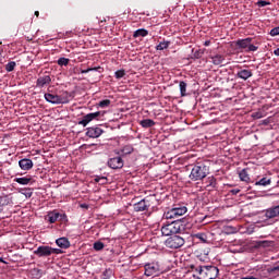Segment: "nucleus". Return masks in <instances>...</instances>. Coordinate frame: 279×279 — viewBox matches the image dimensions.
<instances>
[{
  "label": "nucleus",
  "instance_id": "nucleus-1",
  "mask_svg": "<svg viewBox=\"0 0 279 279\" xmlns=\"http://www.w3.org/2000/svg\"><path fill=\"white\" fill-rule=\"evenodd\" d=\"M193 278L197 279H215L219 276V268L217 266H191L190 270Z\"/></svg>",
  "mask_w": 279,
  "mask_h": 279
},
{
  "label": "nucleus",
  "instance_id": "nucleus-2",
  "mask_svg": "<svg viewBox=\"0 0 279 279\" xmlns=\"http://www.w3.org/2000/svg\"><path fill=\"white\" fill-rule=\"evenodd\" d=\"M184 232V223L180 220L172 221L161 227L162 236H171V234H182Z\"/></svg>",
  "mask_w": 279,
  "mask_h": 279
},
{
  "label": "nucleus",
  "instance_id": "nucleus-3",
  "mask_svg": "<svg viewBox=\"0 0 279 279\" xmlns=\"http://www.w3.org/2000/svg\"><path fill=\"white\" fill-rule=\"evenodd\" d=\"M206 175H208V168L204 163L198 162L192 168L190 173V180H192L193 182H197L199 180H204Z\"/></svg>",
  "mask_w": 279,
  "mask_h": 279
},
{
  "label": "nucleus",
  "instance_id": "nucleus-4",
  "mask_svg": "<svg viewBox=\"0 0 279 279\" xmlns=\"http://www.w3.org/2000/svg\"><path fill=\"white\" fill-rule=\"evenodd\" d=\"M254 39L252 37H247L244 39H238L235 41V47L236 49H244V51L248 52L250 51H258V47L252 44Z\"/></svg>",
  "mask_w": 279,
  "mask_h": 279
},
{
  "label": "nucleus",
  "instance_id": "nucleus-5",
  "mask_svg": "<svg viewBox=\"0 0 279 279\" xmlns=\"http://www.w3.org/2000/svg\"><path fill=\"white\" fill-rule=\"evenodd\" d=\"M186 243L184 238L180 235H171L166 240V247H169L170 250H180Z\"/></svg>",
  "mask_w": 279,
  "mask_h": 279
},
{
  "label": "nucleus",
  "instance_id": "nucleus-6",
  "mask_svg": "<svg viewBox=\"0 0 279 279\" xmlns=\"http://www.w3.org/2000/svg\"><path fill=\"white\" fill-rule=\"evenodd\" d=\"M104 117V112L96 111L93 113H87L83 117V119L78 122V125H83V128H86L90 123V121H99Z\"/></svg>",
  "mask_w": 279,
  "mask_h": 279
},
{
  "label": "nucleus",
  "instance_id": "nucleus-7",
  "mask_svg": "<svg viewBox=\"0 0 279 279\" xmlns=\"http://www.w3.org/2000/svg\"><path fill=\"white\" fill-rule=\"evenodd\" d=\"M35 256H38V258H47L51 256V246L49 245H41L38 246L37 250L33 252Z\"/></svg>",
  "mask_w": 279,
  "mask_h": 279
},
{
  "label": "nucleus",
  "instance_id": "nucleus-8",
  "mask_svg": "<svg viewBox=\"0 0 279 279\" xmlns=\"http://www.w3.org/2000/svg\"><path fill=\"white\" fill-rule=\"evenodd\" d=\"M150 206L151 205H149V201L147 198H143L142 201L133 205V209L135 210V213H145V210H149Z\"/></svg>",
  "mask_w": 279,
  "mask_h": 279
},
{
  "label": "nucleus",
  "instance_id": "nucleus-9",
  "mask_svg": "<svg viewBox=\"0 0 279 279\" xmlns=\"http://www.w3.org/2000/svg\"><path fill=\"white\" fill-rule=\"evenodd\" d=\"M266 219H279V205H274L265 210Z\"/></svg>",
  "mask_w": 279,
  "mask_h": 279
},
{
  "label": "nucleus",
  "instance_id": "nucleus-10",
  "mask_svg": "<svg viewBox=\"0 0 279 279\" xmlns=\"http://www.w3.org/2000/svg\"><path fill=\"white\" fill-rule=\"evenodd\" d=\"M101 134H104V130L99 126L87 128L86 136L89 138H99Z\"/></svg>",
  "mask_w": 279,
  "mask_h": 279
},
{
  "label": "nucleus",
  "instance_id": "nucleus-11",
  "mask_svg": "<svg viewBox=\"0 0 279 279\" xmlns=\"http://www.w3.org/2000/svg\"><path fill=\"white\" fill-rule=\"evenodd\" d=\"M123 158L121 157H113L108 160V167L110 169H123Z\"/></svg>",
  "mask_w": 279,
  "mask_h": 279
},
{
  "label": "nucleus",
  "instance_id": "nucleus-12",
  "mask_svg": "<svg viewBox=\"0 0 279 279\" xmlns=\"http://www.w3.org/2000/svg\"><path fill=\"white\" fill-rule=\"evenodd\" d=\"M3 206H14V196L12 194L0 196V208Z\"/></svg>",
  "mask_w": 279,
  "mask_h": 279
},
{
  "label": "nucleus",
  "instance_id": "nucleus-13",
  "mask_svg": "<svg viewBox=\"0 0 279 279\" xmlns=\"http://www.w3.org/2000/svg\"><path fill=\"white\" fill-rule=\"evenodd\" d=\"M19 166L23 171H29V169L34 168V161H32V159L24 158L19 161Z\"/></svg>",
  "mask_w": 279,
  "mask_h": 279
},
{
  "label": "nucleus",
  "instance_id": "nucleus-14",
  "mask_svg": "<svg viewBox=\"0 0 279 279\" xmlns=\"http://www.w3.org/2000/svg\"><path fill=\"white\" fill-rule=\"evenodd\" d=\"M48 84H51V76L44 75L37 78L36 86L37 88H45Z\"/></svg>",
  "mask_w": 279,
  "mask_h": 279
},
{
  "label": "nucleus",
  "instance_id": "nucleus-15",
  "mask_svg": "<svg viewBox=\"0 0 279 279\" xmlns=\"http://www.w3.org/2000/svg\"><path fill=\"white\" fill-rule=\"evenodd\" d=\"M45 99L46 101H48V104H61L62 100L60 99V95H56V94H50V93H47L45 94Z\"/></svg>",
  "mask_w": 279,
  "mask_h": 279
},
{
  "label": "nucleus",
  "instance_id": "nucleus-16",
  "mask_svg": "<svg viewBox=\"0 0 279 279\" xmlns=\"http://www.w3.org/2000/svg\"><path fill=\"white\" fill-rule=\"evenodd\" d=\"M56 243L58 247H61V250H69L71 247V242L69 241L68 238H59L56 240Z\"/></svg>",
  "mask_w": 279,
  "mask_h": 279
},
{
  "label": "nucleus",
  "instance_id": "nucleus-17",
  "mask_svg": "<svg viewBox=\"0 0 279 279\" xmlns=\"http://www.w3.org/2000/svg\"><path fill=\"white\" fill-rule=\"evenodd\" d=\"M46 219L49 223H56V221L60 219V213H58V210L49 211Z\"/></svg>",
  "mask_w": 279,
  "mask_h": 279
},
{
  "label": "nucleus",
  "instance_id": "nucleus-18",
  "mask_svg": "<svg viewBox=\"0 0 279 279\" xmlns=\"http://www.w3.org/2000/svg\"><path fill=\"white\" fill-rule=\"evenodd\" d=\"M252 75H253L252 70H240L236 73V77H239L240 80H244V81L250 80V77H252Z\"/></svg>",
  "mask_w": 279,
  "mask_h": 279
},
{
  "label": "nucleus",
  "instance_id": "nucleus-19",
  "mask_svg": "<svg viewBox=\"0 0 279 279\" xmlns=\"http://www.w3.org/2000/svg\"><path fill=\"white\" fill-rule=\"evenodd\" d=\"M172 208L177 214V217H182L183 215H186V213H189V209L186 208V206L174 205Z\"/></svg>",
  "mask_w": 279,
  "mask_h": 279
},
{
  "label": "nucleus",
  "instance_id": "nucleus-20",
  "mask_svg": "<svg viewBox=\"0 0 279 279\" xmlns=\"http://www.w3.org/2000/svg\"><path fill=\"white\" fill-rule=\"evenodd\" d=\"M213 64L219 66V64H223L226 62V57L223 54H215L210 57Z\"/></svg>",
  "mask_w": 279,
  "mask_h": 279
},
{
  "label": "nucleus",
  "instance_id": "nucleus-21",
  "mask_svg": "<svg viewBox=\"0 0 279 279\" xmlns=\"http://www.w3.org/2000/svg\"><path fill=\"white\" fill-rule=\"evenodd\" d=\"M145 276L149 277V276H154V274H156L158 271V268H156V265L154 264H146L145 266Z\"/></svg>",
  "mask_w": 279,
  "mask_h": 279
},
{
  "label": "nucleus",
  "instance_id": "nucleus-22",
  "mask_svg": "<svg viewBox=\"0 0 279 279\" xmlns=\"http://www.w3.org/2000/svg\"><path fill=\"white\" fill-rule=\"evenodd\" d=\"M14 182H16L17 184H22V186H27V184H29V182H32V177L26 175V177H22V178H15Z\"/></svg>",
  "mask_w": 279,
  "mask_h": 279
},
{
  "label": "nucleus",
  "instance_id": "nucleus-23",
  "mask_svg": "<svg viewBox=\"0 0 279 279\" xmlns=\"http://www.w3.org/2000/svg\"><path fill=\"white\" fill-rule=\"evenodd\" d=\"M267 272L269 274V276H272L274 278H276V276H279V262L274 266L268 267Z\"/></svg>",
  "mask_w": 279,
  "mask_h": 279
},
{
  "label": "nucleus",
  "instance_id": "nucleus-24",
  "mask_svg": "<svg viewBox=\"0 0 279 279\" xmlns=\"http://www.w3.org/2000/svg\"><path fill=\"white\" fill-rule=\"evenodd\" d=\"M149 32L145 28H140L134 32L133 38H145V36H148Z\"/></svg>",
  "mask_w": 279,
  "mask_h": 279
},
{
  "label": "nucleus",
  "instance_id": "nucleus-25",
  "mask_svg": "<svg viewBox=\"0 0 279 279\" xmlns=\"http://www.w3.org/2000/svg\"><path fill=\"white\" fill-rule=\"evenodd\" d=\"M140 125H142V128L148 129L154 128V125H156V122L151 119H144L140 121Z\"/></svg>",
  "mask_w": 279,
  "mask_h": 279
},
{
  "label": "nucleus",
  "instance_id": "nucleus-26",
  "mask_svg": "<svg viewBox=\"0 0 279 279\" xmlns=\"http://www.w3.org/2000/svg\"><path fill=\"white\" fill-rule=\"evenodd\" d=\"M165 219H178L179 217L175 214V209L173 207L171 209H168L163 214Z\"/></svg>",
  "mask_w": 279,
  "mask_h": 279
},
{
  "label": "nucleus",
  "instance_id": "nucleus-27",
  "mask_svg": "<svg viewBox=\"0 0 279 279\" xmlns=\"http://www.w3.org/2000/svg\"><path fill=\"white\" fill-rule=\"evenodd\" d=\"M61 102L60 104H69L72 95L69 92H63L61 95H59Z\"/></svg>",
  "mask_w": 279,
  "mask_h": 279
},
{
  "label": "nucleus",
  "instance_id": "nucleus-28",
  "mask_svg": "<svg viewBox=\"0 0 279 279\" xmlns=\"http://www.w3.org/2000/svg\"><path fill=\"white\" fill-rule=\"evenodd\" d=\"M269 184H271V179H267L266 177L255 182V186H269Z\"/></svg>",
  "mask_w": 279,
  "mask_h": 279
},
{
  "label": "nucleus",
  "instance_id": "nucleus-29",
  "mask_svg": "<svg viewBox=\"0 0 279 279\" xmlns=\"http://www.w3.org/2000/svg\"><path fill=\"white\" fill-rule=\"evenodd\" d=\"M239 178L241 182H250V174L247 173V169H243L239 173Z\"/></svg>",
  "mask_w": 279,
  "mask_h": 279
},
{
  "label": "nucleus",
  "instance_id": "nucleus-30",
  "mask_svg": "<svg viewBox=\"0 0 279 279\" xmlns=\"http://www.w3.org/2000/svg\"><path fill=\"white\" fill-rule=\"evenodd\" d=\"M19 193L24 195L27 199H29V197H32V195H34V192L32 191V189H27V187L21 189L19 191Z\"/></svg>",
  "mask_w": 279,
  "mask_h": 279
},
{
  "label": "nucleus",
  "instance_id": "nucleus-31",
  "mask_svg": "<svg viewBox=\"0 0 279 279\" xmlns=\"http://www.w3.org/2000/svg\"><path fill=\"white\" fill-rule=\"evenodd\" d=\"M186 86H187V84L184 81H181L179 83V88H180L181 97H186Z\"/></svg>",
  "mask_w": 279,
  "mask_h": 279
},
{
  "label": "nucleus",
  "instance_id": "nucleus-32",
  "mask_svg": "<svg viewBox=\"0 0 279 279\" xmlns=\"http://www.w3.org/2000/svg\"><path fill=\"white\" fill-rule=\"evenodd\" d=\"M193 236L194 239H198L202 243H207L208 241V235H206V233H196Z\"/></svg>",
  "mask_w": 279,
  "mask_h": 279
},
{
  "label": "nucleus",
  "instance_id": "nucleus-33",
  "mask_svg": "<svg viewBox=\"0 0 279 279\" xmlns=\"http://www.w3.org/2000/svg\"><path fill=\"white\" fill-rule=\"evenodd\" d=\"M157 51H165V49H169V41H161L156 46Z\"/></svg>",
  "mask_w": 279,
  "mask_h": 279
},
{
  "label": "nucleus",
  "instance_id": "nucleus-34",
  "mask_svg": "<svg viewBox=\"0 0 279 279\" xmlns=\"http://www.w3.org/2000/svg\"><path fill=\"white\" fill-rule=\"evenodd\" d=\"M121 151L124 156H128L134 151V147H132V145H126L121 149Z\"/></svg>",
  "mask_w": 279,
  "mask_h": 279
},
{
  "label": "nucleus",
  "instance_id": "nucleus-35",
  "mask_svg": "<svg viewBox=\"0 0 279 279\" xmlns=\"http://www.w3.org/2000/svg\"><path fill=\"white\" fill-rule=\"evenodd\" d=\"M14 69H16V62L14 61H10L7 65H5V71L8 73H12V71H14Z\"/></svg>",
  "mask_w": 279,
  "mask_h": 279
},
{
  "label": "nucleus",
  "instance_id": "nucleus-36",
  "mask_svg": "<svg viewBox=\"0 0 279 279\" xmlns=\"http://www.w3.org/2000/svg\"><path fill=\"white\" fill-rule=\"evenodd\" d=\"M114 272L112 271V269L111 268H107V269H105V271L102 272V279H110V278H112V275H113Z\"/></svg>",
  "mask_w": 279,
  "mask_h": 279
},
{
  "label": "nucleus",
  "instance_id": "nucleus-37",
  "mask_svg": "<svg viewBox=\"0 0 279 279\" xmlns=\"http://www.w3.org/2000/svg\"><path fill=\"white\" fill-rule=\"evenodd\" d=\"M69 62H70L69 59L62 57L58 59L57 64H59V66H68Z\"/></svg>",
  "mask_w": 279,
  "mask_h": 279
},
{
  "label": "nucleus",
  "instance_id": "nucleus-38",
  "mask_svg": "<svg viewBox=\"0 0 279 279\" xmlns=\"http://www.w3.org/2000/svg\"><path fill=\"white\" fill-rule=\"evenodd\" d=\"M208 186H211V189H217V179H215V177L208 178Z\"/></svg>",
  "mask_w": 279,
  "mask_h": 279
},
{
  "label": "nucleus",
  "instance_id": "nucleus-39",
  "mask_svg": "<svg viewBox=\"0 0 279 279\" xmlns=\"http://www.w3.org/2000/svg\"><path fill=\"white\" fill-rule=\"evenodd\" d=\"M104 247H105V245H104V243L102 242H95L94 243V250L96 251V252H101V250H104Z\"/></svg>",
  "mask_w": 279,
  "mask_h": 279
},
{
  "label": "nucleus",
  "instance_id": "nucleus-40",
  "mask_svg": "<svg viewBox=\"0 0 279 279\" xmlns=\"http://www.w3.org/2000/svg\"><path fill=\"white\" fill-rule=\"evenodd\" d=\"M111 101L110 99H105V100H100L98 106L99 108H108V106H110Z\"/></svg>",
  "mask_w": 279,
  "mask_h": 279
},
{
  "label": "nucleus",
  "instance_id": "nucleus-41",
  "mask_svg": "<svg viewBox=\"0 0 279 279\" xmlns=\"http://www.w3.org/2000/svg\"><path fill=\"white\" fill-rule=\"evenodd\" d=\"M117 80H121V77H125V70H118L114 73Z\"/></svg>",
  "mask_w": 279,
  "mask_h": 279
},
{
  "label": "nucleus",
  "instance_id": "nucleus-42",
  "mask_svg": "<svg viewBox=\"0 0 279 279\" xmlns=\"http://www.w3.org/2000/svg\"><path fill=\"white\" fill-rule=\"evenodd\" d=\"M257 5L259 8H265L266 5H271V2L265 1V0H259V1H257Z\"/></svg>",
  "mask_w": 279,
  "mask_h": 279
},
{
  "label": "nucleus",
  "instance_id": "nucleus-43",
  "mask_svg": "<svg viewBox=\"0 0 279 279\" xmlns=\"http://www.w3.org/2000/svg\"><path fill=\"white\" fill-rule=\"evenodd\" d=\"M51 254H64V251L61 248H53L50 246V255Z\"/></svg>",
  "mask_w": 279,
  "mask_h": 279
},
{
  "label": "nucleus",
  "instance_id": "nucleus-44",
  "mask_svg": "<svg viewBox=\"0 0 279 279\" xmlns=\"http://www.w3.org/2000/svg\"><path fill=\"white\" fill-rule=\"evenodd\" d=\"M258 247H269V241H258L256 242Z\"/></svg>",
  "mask_w": 279,
  "mask_h": 279
},
{
  "label": "nucleus",
  "instance_id": "nucleus-45",
  "mask_svg": "<svg viewBox=\"0 0 279 279\" xmlns=\"http://www.w3.org/2000/svg\"><path fill=\"white\" fill-rule=\"evenodd\" d=\"M270 36L275 37V36H279V26L272 28L269 33Z\"/></svg>",
  "mask_w": 279,
  "mask_h": 279
},
{
  "label": "nucleus",
  "instance_id": "nucleus-46",
  "mask_svg": "<svg viewBox=\"0 0 279 279\" xmlns=\"http://www.w3.org/2000/svg\"><path fill=\"white\" fill-rule=\"evenodd\" d=\"M99 69H101V68H89V69H87V70H82L81 71V73L84 75V74H86V73H90V71H99Z\"/></svg>",
  "mask_w": 279,
  "mask_h": 279
},
{
  "label": "nucleus",
  "instance_id": "nucleus-47",
  "mask_svg": "<svg viewBox=\"0 0 279 279\" xmlns=\"http://www.w3.org/2000/svg\"><path fill=\"white\" fill-rule=\"evenodd\" d=\"M253 119H263V111H256L252 114Z\"/></svg>",
  "mask_w": 279,
  "mask_h": 279
},
{
  "label": "nucleus",
  "instance_id": "nucleus-48",
  "mask_svg": "<svg viewBox=\"0 0 279 279\" xmlns=\"http://www.w3.org/2000/svg\"><path fill=\"white\" fill-rule=\"evenodd\" d=\"M94 180H95V182H101V180H104V182H106L108 180V178H106V177H96Z\"/></svg>",
  "mask_w": 279,
  "mask_h": 279
},
{
  "label": "nucleus",
  "instance_id": "nucleus-49",
  "mask_svg": "<svg viewBox=\"0 0 279 279\" xmlns=\"http://www.w3.org/2000/svg\"><path fill=\"white\" fill-rule=\"evenodd\" d=\"M59 219L60 221H66V214H60Z\"/></svg>",
  "mask_w": 279,
  "mask_h": 279
},
{
  "label": "nucleus",
  "instance_id": "nucleus-50",
  "mask_svg": "<svg viewBox=\"0 0 279 279\" xmlns=\"http://www.w3.org/2000/svg\"><path fill=\"white\" fill-rule=\"evenodd\" d=\"M232 195H239V193H241V190L235 189V190H231Z\"/></svg>",
  "mask_w": 279,
  "mask_h": 279
},
{
  "label": "nucleus",
  "instance_id": "nucleus-51",
  "mask_svg": "<svg viewBox=\"0 0 279 279\" xmlns=\"http://www.w3.org/2000/svg\"><path fill=\"white\" fill-rule=\"evenodd\" d=\"M204 46H205V47H210V40H206V41L204 43Z\"/></svg>",
  "mask_w": 279,
  "mask_h": 279
},
{
  "label": "nucleus",
  "instance_id": "nucleus-52",
  "mask_svg": "<svg viewBox=\"0 0 279 279\" xmlns=\"http://www.w3.org/2000/svg\"><path fill=\"white\" fill-rule=\"evenodd\" d=\"M81 208H86V209H88V205H87V204H82V205H81Z\"/></svg>",
  "mask_w": 279,
  "mask_h": 279
},
{
  "label": "nucleus",
  "instance_id": "nucleus-53",
  "mask_svg": "<svg viewBox=\"0 0 279 279\" xmlns=\"http://www.w3.org/2000/svg\"><path fill=\"white\" fill-rule=\"evenodd\" d=\"M274 53L279 57V48H277Z\"/></svg>",
  "mask_w": 279,
  "mask_h": 279
},
{
  "label": "nucleus",
  "instance_id": "nucleus-54",
  "mask_svg": "<svg viewBox=\"0 0 279 279\" xmlns=\"http://www.w3.org/2000/svg\"><path fill=\"white\" fill-rule=\"evenodd\" d=\"M35 16H40V12L35 11Z\"/></svg>",
  "mask_w": 279,
  "mask_h": 279
},
{
  "label": "nucleus",
  "instance_id": "nucleus-55",
  "mask_svg": "<svg viewBox=\"0 0 279 279\" xmlns=\"http://www.w3.org/2000/svg\"><path fill=\"white\" fill-rule=\"evenodd\" d=\"M106 182H108V180L107 181L101 180L100 184H106Z\"/></svg>",
  "mask_w": 279,
  "mask_h": 279
},
{
  "label": "nucleus",
  "instance_id": "nucleus-56",
  "mask_svg": "<svg viewBox=\"0 0 279 279\" xmlns=\"http://www.w3.org/2000/svg\"><path fill=\"white\" fill-rule=\"evenodd\" d=\"M0 263H5L2 257H0Z\"/></svg>",
  "mask_w": 279,
  "mask_h": 279
}]
</instances>
